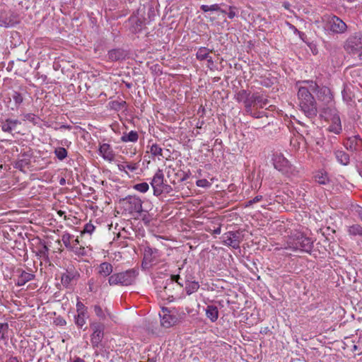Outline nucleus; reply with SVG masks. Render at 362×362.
<instances>
[{
	"instance_id": "nucleus-1",
	"label": "nucleus",
	"mask_w": 362,
	"mask_h": 362,
	"mask_svg": "<svg viewBox=\"0 0 362 362\" xmlns=\"http://www.w3.org/2000/svg\"><path fill=\"white\" fill-rule=\"evenodd\" d=\"M298 103L300 111L308 118H314L317 114V104L313 93L317 88V83L313 80L298 81Z\"/></svg>"
},
{
	"instance_id": "nucleus-2",
	"label": "nucleus",
	"mask_w": 362,
	"mask_h": 362,
	"mask_svg": "<svg viewBox=\"0 0 362 362\" xmlns=\"http://www.w3.org/2000/svg\"><path fill=\"white\" fill-rule=\"evenodd\" d=\"M313 248V241L302 233H298L290 236L286 242L285 249L293 252L310 253Z\"/></svg>"
},
{
	"instance_id": "nucleus-3",
	"label": "nucleus",
	"mask_w": 362,
	"mask_h": 362,
	"mask_svg": "<svg viewBox=\"0 0 362 362\" xmlns=\"http://www.w3.org/2000/svg\"><path fill=\"white\" fill-rule=\"evenodd\" d=\"M138 274V270L135 269L115 273L110 276L108 283L110 286H127L134 283Z\"/></svg>"
},
{
	"instance_id": "nucleus-4",
	"label": "nucleus",
	"mask_w": 362,
	"mask_h": 362,
	"mask_svg": "<svg viewBox=\"0 0 362 362\" xmlns=\"http://www.w3.org/2000/svg\"><path fill=\"white\" fill-rule=\"evenodd\" d=\"M317 100L322 103L320 113H322L325 109L336 108L334 94L329 87L327 86H319L317 83V88L314 91Z\"/></svg>"
},
{
	"instance_id": "nucleus-5",
	"label": "nucleus",
	"mask_w": 362,
	"mask_h": 362,
	"mask_svg": "<svg viewBox=\"0 0 362 362\" xmlns=\"http://www.w3.org/2000/svg\"><path fill=\"white\" fill-rule=\"evenodd\" d=\"M320 116L325 120L329 121L330 124L327 129L335 134H339L342 130L340 117L337 108L325 109Z\"/></svg>"
},
{
	"instance_id": "nucleus-6",
	"label": "nucleus",
	"mask_w": 362,
	"mask_h": 362,
	"mask_svg": "<svg viewBox=\"0 0 362 362\" xmlns=\"http://www.w3.org/2000/svg\"><path fill=\"white\" fill-rule=\"evenodd\" d=\"M161 325L165 328L171 327L181 321V316L175 310H170L167 308H163L159 313Z\"/></svg>"
},
{
	"instance_id": "nucleus-7",
	"label": "nucleus",
	"mask_w": 362,
	"mask_h": 362,
	"mask_svg": "<svg viewBox=\"0 0 362 362\" xmlns=\"http://www.w3.org/2000/svg\"><path fill=\"white\" fill-rule=\"evenodd\" d=\"M124 210L128 214H139L142 211V201L136 196H128L122 201Z\"/></svg>"
},
{
	"instance_id": "nucleus-8",
	"label": "nucleus",
	"mask_w": 362,
	"mask_h": 362,
	"mask_svg": "<svg viewBox=\"0 0 362 362\" xmlns=\"http://www.w3.org/2000/svg\"><path fill=\"white\" fill-rule=\"evenodd\" d=\"M160 256L161 252L158 249L148 246L146 247L144 251L142 267L148 268L153 265L156 264Z\"/></svg>"
},
{
	"instance_id": "nucleus-9",
	"label": "nucleus",
	"mask_w": 362,
	"mask_h": 362,
	"mask_svg": "<svg viewBox=\"0 0 362 362\" xmlns=\"http://www.w3.org/2000/svg\"><path fill=\"white\" fill-rule=\"evenodd\" d=\"M272 161L274 168L282 174L288 175L292 171V165L282 153H274Z\"/></svg>"
},
{
	"instance_id": "nucleus-10",
	"label": "nucleus",
	"mask_w": 362,
	"mask_h": 362,
	"mask_svg": "<svg viewBox=\"0 0 362 362\" xmlns=\"http://www.w3.org/2000/svg\"><path fill=\"white\" fill-rule=\"evenodd\" d=\"M344 48L350 54H356L362 49V33H356L351 35L346 40Z\"/></svg>"
},
{
	"instance_id": "nucleus-11",
	"label": "nucleus",
	"mask_w": 362,
	"mask_h": 362,
	"mask_svg": "<svg viewBox=\"0 0 362 362\" xmlns=\"http://www.w3.org/2000/svg\"><path fill=\"white\" fill-rule=\"evenodd\" d=\"M93 331L90 335V342L93 347H98L104 337L105 326L99 322H93L90 324Z\"/></svg>"
},
{
	"instance_id": "nucleus-12",
	"label": "nucleus",
	"mask_w": 362,
	"mask_h": 362,
	"mask_svg": "<svg viewBox=\"0 0 362 362\" xmlns=\"http://www.w3.org/2000/svg\"><path fill=\"white\" fill-rule=\"evenodd\" d=\"M165 182H166V181L165 180L163 170L158 169L150 182L153 190L154 196L159 197L163 194V188Z\"/></svg>"
},
{
	"instance_id": "nucleus-13",
	"label": "nucleus",
	"mask_w": 362,
	"mask_h": 362,
	"mask_svg": "<svg viewBox=\"0 0 362 362\" xmlns=\"http://www.w3.org/2000/svg\"><path fill=\"white\" fill-rule=\"evenodd\" d=\"M344 144L346 148L351 151L362 150V139L359 135L349 136Z\"/></svg>"
},
{
	"instance_id": "nucleus-14",
	"label": "nucleus",
	"mask_w": 362,
	"mask_h": 362,
	"mask_svg": "<svg viewBox=\"0 0 362 362\" xmlns=\"http://www.w3.org/2000/svg\"><path fill=\"white\" fill-rule=\"evenodd\" d=\"M201 9L204 12L211 11L213 16L210 17L211 20L214 21L216 19V16L218 18H223L224 21H226V11L222 10L218 4H213L211 6L208 5H202L201 6Z\"/></svg>"
},
{
	"instance_id": "nucleus-15",
	"label": "nucleus",
	"mask_w": 362,
	"mask_h": 362,
	"mask_svg": "<svg viewBox=\"0 0 362 362\" xmlns=\"http://www.w3.org/2000/svg\"><path fill=\"white\" fill-rule=\"evenodd\" d=\"M180 279V276L179 274L171 275L170 278L165 281V285L163 287V292L168 296V300L170 302L174 300V298L173 295L170 293L169 291H170L171 288L174 286V282L177 283V284L180 285L181 287L183 286V284L179 282Z\"/></svg>"
},
{
	"instance_id": "nucleus-16",
	"label": "nucleus",
	"mask_w": 362,
	"mask_h": 362,
	"mask_svg": "<svg viewBox=\"0 0 362 362\" xmlns=\"http://www.w3.org/2000/svg\"><path fill=\"white\" fill-rule=\"evenodd\" d=\"M322 29L327 35H334L344 33L347 29V24H322Z\"/></svg>"
},
{
	"instance_id": "nucleus-17",
	"label": "nucleus",
	"mask_w": 362,
	"mask_h": 362,
	"mask_svg": "<svg viewBox=\"0 0 362 362\" xmlns=\"http://www.w3.org/2000/svg\"><path fill=\"white\" fill-rule=\"evenodd\" d=\"M79 277V274L74 268H69L66 272L62 274L61 282L65 287H68L71 282L76 280Z\"/></svg>"
},
{
	"instance_id": "nucleus-18",
	"label": "nucleus",
	"mask_w": 362,
	"mask_h": 362,
	"mask_svg": "<svg viewBox=\"0 0 362 362\" xmlns=\"http://www.w3.org/2000/svg\"><path fill=\"white\" fill-rule=\"evenodd\" d=\"M9 103H12L13 105L11 107L12 110L18 109L21 105L23 103L24 100L23 94L18 90H12L10 93H8Z\"/></svg>"
},
{
	"instance_id": "nucleus-19",
	"label": "nucleus",
	"mask_w": 362,
	"mask_h": 362,
	"mask_svg": "<svg viewBox=\"0 0 362 362\" xmlns=\"http://www.w3.org/2000/svg\"><path fill=\"white\" fill-rule=\"evenodd\" d=\"M223 242L226 245L231 246L235 249L238 248L240 245L239 233L233 231L225 233Z\"/></svg>"
},
{
	"instance_id": "nucleus-20",
	"label": "nucleus",
	"mask_w": 362,
	"mask_h": 362,
	"mask_svg": "<svg viewBox=\"0 0 362 362\" xmlns=\"http://www.w3.org/2000/svg\"><path fill=\"white\" fill-rule=\"evenodd\" d=\"M99 153L103 159L106 160L112 161L114 160L115 153L109 144L104 143L100 144L99 147Z\"/></svg>"
},
{
	"instance_id": "nucleus-21",
	"label": "nucleus",
	"mask_w": 362,
	"mask_h": 362,
	"mask_svg": "<svg viewBox=\"0 0 362 362\" xmlns=\"http://www.w3.org/2000/svg\"><path fill=\"white\" fill-rule=\"evenodd\" d=\"M93 311L100 320H105L107 317L112 319L113 315L107 308H103L99 304L93 305Z\"/></svg>"
},
{
	"instance_id": "nucleus-22",
	"label": "nucleus",
	"mask_w": 362,
	"mask_h": 362,
	"mask_svg": "<svg viewBox=\"0 0 362 362\" xmlns=\"http://www.w3.org/2000/svg\"><path fill=\"white\" fill-rule=\"evenodd\" d=\"M21 122L18 119H6L1 122V128L4 132L11 133L16 129L17 125L21 124Z\"/></svg>"
},
{
	"instance_id": "nucleus-23",
	"label": "nucleus",
	"mask_w": 362,
	"mask_h": 362,
	"mask_svg": "<svg viewBox=\"0 0 362 362\" xmlns=\"http://www.w3.org/2000/svg\"><path fill=\"white\" fill-rule=\"evenodd\" d=\"M98 274L102 277H107L111 276L113 272L112 265L107 262H102L97 268Z\"/></svg>"
},
{
	"instance_id": "nucleus-24",
	"label": "nucleus",
	"mask_w": 362,
	"mask_h": 362,
	"mask_svg": "<svg viewBox=\"0 0 362 362\" xmlns=\"http://www.w3.org/2000/svg\"><path fill=\"white\" fill-rule=\"evenodd\" d=\"M35 275L31 273L26 272L25 271H20V274L18 276L16 285L17 286H22L28 281L33 280Z\"/></svg>"
},
{
	"instance_id": "nucleus-25",
	"label": "nucleus",
	"mask_w": 362,
	"mask_h": 362,
	"mask_svg": "<svg viewBox=\"0 0 362 362\" xmlns=\"http://www.w3.org/2000/svg\"><path fill=\"white\" fill-rule=\"evenodd\" d=\"M314 180L322 185H327L331 182L328 173L324 170L317 171L314 175Z\"/></svg>"
},
{
	"instance_id": "nucleus-26",
	"label": "nucleus",
	"mask_w": 362,
	"mask_h": 362,
	"mask_svg": "<svg viewBox=\"0 0 362 362\" xmlns=\"http://www.w3.org/2000/svg\"><path fill=\"white\" fill-rule=\"evenodd\" d=\"M206 316L208 319L211 320V322H214L218 318V310L216 305H208L205 310Z\"/></svg>"
},
{
	"instance_id": "nucleus-27",
	"label": "nucleus",
	"mask_w": 362,
	"mask_h": 362,
	"mask_svg": "<svg viewBox=\"0 0 362 362\" xmlns=\"http://www.w3.org/2000/svg\"><path fill=\"white\" fill-rule=\"evenodd\" d=\"M252 98L255 103V106L257 108H263L268 103V100L259 93H254L252 94Z\"/></svg>"
},
{
	"instance_id": "nucleus-28",
	"label": "nucleus",
	"mask_w": 362,
	"mask_h": 362,
	"mask_svg": "<svg viewBox=\"0 0 362 362\" xmlns=\"http://www.w3.org/2000/svg\"><path fill=\"white\" fill-rule=\"evenodd\" d=\"M335 158L338 163L343 165H347L349 163V156L342 150H336L334 152Z\"/></svg>"
},
{
	"instance_id": "nucleus-29",
	"label": "nucleus",
	"mask_w": 362,
	"mask_h": 362,
	"mask_svg": "<svg viewBox=\"0 0 362 362\" xmlns=\"http://www.w3.org/2000/svg\"><path fill=\"white\" fill-rule=\"evenodd\" d=\"M88 317V312L77 313V314L74 315V323L78 328L81 329L86 325V320Z\"/></svg>"
},
{
	"instance_id": "nucleus-30",
	"label": "nucleus",
	"mask_w": 362,
	"mask_h": 362,
	"mask_svg": "<svg viewBox=\"0 0 362 362\" xmlns=\"http://www.w3.org/2000/svg\"><path fill=\"white\" fill-rule=\"evenodd\" d=\"M79 241L78 238H76L72 240V243L71 245V248L69 250L74 252L77 255H85L86 250L84 247L79 246Z\"/></svg>"
},
{
	"instance_id": "nucleus-31",
	"label": "nucleus",
	"mask_w": 362,
	"mask_h": 362,
	"mask_svg": "<svg viewBox=\"0 0 362 362\" xmlns=\"http://www.w3.org/2000/svg\"><path fill=\"white\" fill-rule=\"evenodd\" d=\"M139 139V134L136 131H130L129 133H124L121 136V141L122 142H136Z\"/></svg>"
},
{
	"instance_id": "nucleus-32",
	"label": "nucleus",
	"mask_w": 362,
	"mask_h": 362,
	"mask_svg": "<svg viewBox=\"0 0 362 362\" xmlns=\"http://www.w3.org/2000/svg\"><path fill=\"white\" fill-rule=\"evenodd\" d=\"M199 288V284L197 281H186L185 291L187 295H191L198 291Z\"/></svg>"
},
{
	"instance_id": "nucleus-33",
	"label": "nucleus",
	"mask_w": 362,
	"mask_h": 362,
	"mask_svg": "<svg viewBox=\"0 0 362 362\" xmlns=\"http://www.w3.org/2000/svg\"><path fill=\"white\" fill-rule=\"evenodd\" d=\"M163 148L157 144H153L150 146L149 152L153 158L158 157L160 160V157L163 158Z\"/></svg>"
},
{
	"instance_id": "nucleus-34",
	"label": "nucleus",
	"mask_w": 362,
	"mask_h": 362,
	"mask_svg": "<svg viewBox=\"0 0 362 362\" xmlns=\"http://www.w3.org/2000/svg\"><path fill=\"white\" fill-rule=\"evenodd\" d=\"M211 52L209 49L205 47H201L198 49L196 53V57L199 61L205 60L209 58V54Z\"/></svg>"
},
{
	"instance_id": "nucleus-35",
	"label": "nucleus",
	"mask_w": 362,
	"mask_h": 362,
	"mask_svg": "<svg viewBox=\"0 0 362 362\" xmlns=\"http://www.w3.org/2000/svg\"><path fill=\"white\" fill-rule=\"evenodd\" d=\"M341 95L344 102L348 105H351V103L353 102L354 95L350 89L348 88L346 86H344L341 91Z\"/></svg>"
},
{
	"instance_id": "nucleus-36",
	"label": "nucleus",
	"mask_w": 362,
	"mask_h": 362,
	"mask_svg": "<svg viewBox=\"0 0 362 362\" xmlns=\"http://www.w3.org/2000/svg\"><path fill=\"white\" fill-rule=\"evenodd\" d=\"M48 251L49 248L47 247V246L45 244H42L37 249L36 255L40 258L47 261L49 259Z\"/></svg>"
},
{
	"instance_id": "nucleus-37",
	"label": "nucleus",
	"mask_w": 362,
	"mask_h": 362,
	"mask_svg": "<svg viewBox=\"0 0 362 362\" xmlns=\"http://www.w3.org/2000/svg\"><path fill=\"white\" fill-rule=\"evenodd\" d=\"M348 233L351 236H362V226L359 224H354L348 228Z\"/></svg>"
},
{
	"instance_id": "nucleus-38",
	"label": "nucleus",
	"mask_w": 362,
	"mask_h": 362,
	"mask_svg": "<svg viewBox=\"0 0 362 362\" xmlns=\"http://www.w3.org/2000/svg\"><path fill=\"white\" fill-rule=\"evenodd\" d=\"M322 23H344L341 19L338 18L337 16L333 15L332 13H325L322 17Z\"/></svg>"
},
{
	"instance_id": "nucleus-39",
	"label": "nucleus",
	"mask_w": 362,
	"mask_h": 362,
	"mask_svg": "<svg viewBox=\"0 0 362 362\" xmlns=\"http://www.w3.org/2000/svg\"><path fill=\"white\" fill-rule=\"evenodd\" d=\"M54 153L55 156L59 160H64L67 157V156H68V152L66 150V148H64V147H57V148H56L54 149Z\"/></svg>"
},
{
	"instance_id": "nucleus-40",
	"label": "nucleus",
	"mask_w": 362,
	"mask_h": 362,
	"mask_svg": "<svg viewBox=\"0 0 362 362\" xmlns=\"http://www.w3.org/2000/svg\"><path fill=\"white\" fill-rule=\"evenodd\" d=\"M108 57L112 61H118L122 58V52L119 49H112L108 52Z\"/></svg>"
},
{
	"instance_id": "nucleus-41",
	"label": "nucleus",
	"mask_w": 362,
	"mask_h": 362,
	"mask_svg": "<svg viewBox=\"0 0 362 362\" xmlns=\"http://www.w3.org/2000/svg\"><path fill=\"white\" fill-rule=\"evenodd\" d=\"M245 107L247 113L252 114V107H256L255 103L254 102L253 99L252 98V95L250 93L247 96V99L245 100Z\"/></svg>"
},
{
	"instance_id": "nucleus-42",
	"label": "nucleus",
	"mask_w": 362,
	"mask_h": 362,
	"mask_svg": "<svg viewBox=\"0 0 362 362\" xmlns=\"http://www.w3.org/2000/svg\"><path fill=\"white\" fill-rule=\"evenodd\" d=\"M74 238V235H71L69 233H64L62 235V241L67 249L71 248V245L72 243L71 240Z\"/></svg>"
},
{
	"instance_id": "nucleus-43",
	"label": "nucleus",
	"mask_w": 362,
	"mask_h": 362,
	"mask_svg": "<svg viewBox=\"0 0 362 362\" xmlns=\"http://www.w3.org/2000/svg\"><path fill=\"white\" fill-rule=\"evenodd\" d=\"M134 189L139 192L146 193L149 189V185L147 182H141L134 185Z\"/></svg>"
},
{
	"instance_id": "nucleus-44",
	"label": "nucleus",
	"mask_w": 362,
	"mask_h": 362,
	"mask_svg": "<svg viewBox=\"0 0 362 362\" xmlns=\"http://www.w3.org/2000/svg\"><path fill=\"white\" fill-rule=\"evenodd\" d=\"M249 94L245 90H240L236 93L235 98L238 102L244 103Z\"/></svg>"
},
{
	"instance_id": "nucleus-45",
	"label": "nucleus",
	"mask_w": 362,
	"mask_h": 362,
	"mask_svg": "<svg viewBox=\"0 0 362 362\" xmlns=\"http://www.w3.org/2000/svg\"><path fill=\"white\" fill-rule=\"evenodd\" d=\"M8 330V325L7 323H0V339H6Z\"/></svg>"
},
{
	"instance_id": "nucleus-46",
	"label": "nucleus",
	"mask_w": 362,
	"mask_h": 362,
	"mask_svg": "<svg viewBox=\"0 0 362 362\" xmlns=\"http://www.w3.org/2000/svg\"><path fill=\"white\" fill-rule=\"evenodd\" d=\"M125 166H126V170L127 171H130V172L133 173L139 169V162L134 163V162L125 161Z\"/></svg>"
},
{
	"instance_id": "nucleus-47",
	"label": "nucleus",
	"mask_w": 362,
	"mask_h": 362,
	"mask_svg": "<svg viewBox=\"0 0 362 362\" xmlns=\"http://www.w3.org/2000/svg\"><path fill=\"white\" fill-rule=\"evenodd\" d=\"M23 117L24 121H29L35 124L37 123L38 117L33 113L23 114Z\"/></svg>"
},
{
	"instance_id": "nucleus-48",
	"label": "nucleus",
	"mask_w": 362,
	"mask_h": 362,
	"mask_svg": "<svg viewBox=\"0 0 362 362\" xmlns=\"http://www.w3.org/2000/svg\"><path fill=\"white\" fill-rule=\"evenodd\" d=\"M125 102L112 101L110 103V107L115 110H119L124 105Z\"/></svg>"
},
{
	"instance_id": "nucleus-49",
	"label": "nucleus",
	"mask_w": 362,
	"mask_h": 362,
	"mask_svg": "<svg viewBox=\"0 0 362 362\" xmlns=\"http://www.w3.org/2000/svg\"><path fill=\"white\" fill-rule=\"evenodd\" d=\"M95 227L91 223H88L84 226L82 233H88L91 235L95 230Z\"/></svg>"
},
{
	"instance_id": "nucleus-50",
	"label": "nucleus",
	"mask_w": 362,
	"mask_h": 362,
	"mask_svg": "<svg viewBox=\"0 0 362 362\" xmlns=\"http://www.w3.org/2000/svg\"><path fill=\"white\" fill-rule=\"evenodd\" d=\"M76 313H87L88 308L81 301H77L76 305Z\"/></svg>"
},
{
	"instance_id": "nucleus-51",
	"label": "nucleus",
	"mask_w": 362,
	"mask_h": 362,
	"mask_svg": "<svg viewBox=\"0 0 362 362\" xmlns=\"http://www.w3.org/2000/svg\"><path fill=\"white\" fill-rule=\"evenodd\" d=\"M196 185L198 187H205V188L209 187L211 186V183L206 179L198 180L196 182Z\"/></svg>"
},
{
	"instance_id": "nucleus-52",
	"label": "nucleus",
	"mask_w": 362,
	"mask_h": 362,
	"mask_svg": "<svg viewBox=\"0 0 362 362\" xmlns=\"http://www.w3.org/2000/svg\"><path fill=\"white\" fill-rule=\"evenodd\" d=\"M262 195H257L255 197H254L252 199L248 201L246 204H245V206L246 207H248V206H250L252 204H255V203H257L259 202H260L262 199Z\"/></svg>"
},
{
	"instance_id": "nucleus-53",
	"label": "nucleus",
	"mask_w": 362,
	"mask_h": 362,
	"mask_svg": "<svg viewBox=\"0 0 362 362\" xmlns=\"http://www.w3.org/2000/svg\"><path fill=\"white\" fill-rule=\"evenodd\" d=\"M226 15L230 19H233L236 16V13L232 7H229L228 11H226Z\"/></svg>"
},
{
	"instance_id": "nucleus-54",
	"label": "nucleus",
	"mask_w": 362,
	"mask_h": 362,
	"mask_svg": "<svg viewBox=\"0 0 362 362\" xmlns=\"http://www.w3.org/2000/svg\"><path fill=\"white\" fill-rule=\"evenodd\" d=\"M117 168L119 171L124 172L125 173L128 174V171L126 170L125 161H124L121 163H118Z\"/></svg>"
},
{
	"instance_id": "nucleus-55",
	"label": "nucleus",
	"mask_w": 362,
	"mask_h": 362,
	"mask_svg": "<svg viewBox=\"0 0 362 362\" xmlns=\"http://www.w3.org/2000/svg\"><path fill=\"white\" fill-rule=\"evenodd\" d=\"M173 190V188L170 185H168L166 182L163 185V193H170Z\"/></svg>"
},
{
	"instance_id": "nucleus-56",
	"label": "nucleus",
	"mask_w": 362,
	"mask_h": 362,
	"mask_svg": "<svg viewBox=\"0 0 362 362\" xmlns=\"http://www.w3.org/2000/svg\"><path fill=\"white\" fill-rule=\"evenodd\" d=\"M6 14L5 12L0 8V23H6Z\"/></svg>"
},
{
	"instance_id": "nucleus-57",
	"label": "nucleus",
	"mask_w": 362,
	"mask_h": 362,
	"mask_svg": "<svg viewBox=\"0 0 362 362\" xmlns=\"http://www.w3.org/2000/svg\"><path fill=\"white\" fill-rule=\"evenodd\" d=\"M357 54L358 64H362V49Z\"/></svg>"
},
{
	"instance_id": "nucleus-58",
	"label": "nucleus",
	"mask_w": 362,
	"mask_h": 362,
	"mask_svg": "<svg viewBox=\"0 0 362 362\" xmlns=\"http://www.w3.org/2000/svg\"><path fill=\"white\" fill-rule=\"evenodd\" d=\"M60 144L62 145V146H67L69 147L71 144V142L67 139H63L60 141Z\"/></svg>"
},
{
	"instance_id": "nucleus-59",
	"label": "nucleus",
	"mask_w": 362,
	"mask_h": 362,
	"mask_svg": "<svg viewBox=\"0 0 362 362\" xmlns=\"http://www.w3.org/2000/svg\"><path fill=\"white\" fill-rule=\"evenodd\" d=\"M56 130L57 129H69L70 130L71 129V126L70 125H66V124H63L62 126H60L59 128H54Z\"/></svg>"
},
{
	"instance_id": "nucleus-60",
	"label": "nucleus",
	"mask_w": 362,
	"mask_h": 362,
	"mask_svg": "<svg viewBox=\"0 0 362 362\" xmlns=\"http://www.w3.org/2000/svg\"><path fill=\"white\" fill-rule=\"evenodd\" d=\"M57 325H59L61 326H64L66 324V320L62 318L57 319Z\"/></svg>"
},
{
	"instance_id": "nucleus-61",
	"label": "nucleus",
	"mask_w": 362,
	"mask_h": 362,
	"mask_svg": "<svg viewBox=\"0 0 362 362\" xmlns=\"http://www.w3.org/2000/svg\"><path fill=\"white\" fill-rule=\"evenodd\" d=\"M6 362H19V361L17 357L11 356L6 361Z\"/></svg>"
},
{
	"instance_id": "nucleus-62",
	"label": "nucleus",
	"mask_w": 362,
	"mask_h": 362,
	"mask_svg": "<svg viewBox=\"0 0 362 362\" xmlns=\"http://www.w3.org/2000/svg\"><path fill=\"white\" fill-rule=\"evenodd\" d=\"M283 6H284L286 9H287V10H290L291 4H290L288 2H287V1H284V2L283 3Z\"/></svg>"
},
{
	"instance_id": "nucleus-63",
	"label": "nucleus",
	"mask_w": 362,
	"mask_h": 362,
	"mask_svg": "<svg viewBox=\"0 0 362 362\" xmlns=\"http://www.w3.org/2000/svg\"><path fill=\"white\" fill-rule=\"evenodd\" d=\"M357 213H358V216L359 217V218L361 219V221H362V208H360L358 211H357Z\"/></svg>"
},
{
	"instance_id": "nucleus-64",
	"label": "nucleus",
	"mask_w": 362,
	"mask_h": 362,
	"mask_svg": "<svg viewBox=\"0 0 362 362\" xmlns=\"http://www.w3.org/2000/svg\"><path fill=\"white\" fill-rule=\"evenodd\" d=\"M73 362H86L83 359L77 357Z\"/></svg>"
}]
</instances>
